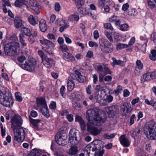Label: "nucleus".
<instances>
[{"mask_svg": "<svg viewBox=\"0 0 156 156\" xmlns=\"http://www.w3.org/2000/svg\"><path fill=\"white\" fill-rule=\"evenodd\" d=\"M36 67L37 62L34 59H30L28 62L26 61L21 66L23 69L30 72L34 71Z\"/></svg>", "mask_w": 156, "mask_h": 156, "instance_id": "nucleus-9", "label": "nucleus"}, {"mask_svg": "<svg viewBox=\"0 0 156 156\" xmlns=\"http://www.w3.org/2000/svg\"><path fill=\"white\" fill-rule=\"evenodd\" d=\"M15 27L17 28H19L22 25V23L21 18L19 17H15L14 20Z\"/></svg>", "mask_w": 156, "mask_h": 156, "instance_id": "nucleus-20", "label": "nucleus"}, {"mask_svg": "<svg viewBox=\"0 0 156 156\" xmlns=\"http://www.w3.org/2000/svg\"><path fill=\"white\" fill-rule=\"evenodd\" d=\"M76 5L77 8L83 5L85 3V0H74Z\"/></svg>", "mask_w": 156, "mask_h": 156, "instance_id": "nucleus-37", "label": "nucleus"}, {"mask_svg": "<svg viewBox=\"0 0 156 156\" xmlns=\"http://www.w3.org/2000/svg\"><path fill=\"white\" fill-rule=\"evenodd\" d=\"M148 41V40L147 39L144 40V44H143L141 48V51L144 52L146 51L147 47V43Z\"/></svg>", "mask_w": 156, "mask_h": 156, "instance_id": "nucleus-54", "label": "nucleus"}, {"mask_svg": "<svg viewBox=\"0 0 156 156\" xmlns=\"http://www.w3.org/2000/svg\"><path fill=\"white\" fill-rule=\"evenodd\" d=\"M41 151L38 150L34 149L28 154L27 156H40Z\"/></svg>", "mask_w": 156, "mask_h": 156, "instance_id": "nucleus-24", "label": "nucleus"}, {"mask_svg": "<svg viewBox=\"0 0 156 156\" xmlns=\"http://www.w3.org/2000/svg\"><path fill=\"white\" fill-rule=\"evenodd\" d=\"M61 9L60 5L58 2H56L55 4V9L56 12H58Z\"/></svg>", "mask_w": 156, "mask_h": 156, "instance_id": "nucleus-62", "label": "nucleus"}, {"mask_svg": "<svg viewBox=\"0 0 156 156\" xmlns=\"http://www.w3.org/2000/svg\"><path fill=\"white\" fill-rule=\"evenodd\" d=\"M64 59L68 62H72L75 60L74 56L72 54L68 52L64 53L63 56Z\"/></svg>", "mask_w": 156, "mask_h": 156, "instance_id": "nucleus-15", "label": "nucleus"}, {"mask_svg": "<svg viewBox=\"0 0 156 156\" xmlns=\"http://www.w3.org/2000/svg\"><path fill=\"white\" fill-rule=\"evenodd\" d=\"M89 45L90 47L92 48L94 46H95L96 47H98V45L97 43L92 41H89Z\"/></svg>", "mask_w": 156, "mask_h": 156, "instance_id": "nucleus-63", "label": "nucleus"}, {"mask_svg": "<svg viewBox=\"0 0 156 156\" xmlns=\"http://www.w3.org/2000/svg\"><path fill=\"white\" fill-rule=\"evenodd\" d=\"M55 23L58 26H61L64 25L66 23L65 20H63L62 18H59L57 19L55 22Z\"/></svg>", "mask_w": 156, "mask_h": 156, "instance_id": "nucleus-31", "label": "nucleus"}, {"mask_svg": "<svg viewBox=\"0 0 156 156\" xmlns=\"http://www.w3.org/2000/svg\"><path fill=\"white\" fill-rule=\"evenodd\" d=\"M116 48L117 49H121L124 48L128 47V45L124 44L119 43L116 45Z\"/></svg>", "mask_w": 156, "mask_h": 156, "instance_id": "nucleus-47", "label": "nucleus"}, {"mask_svg": "<svg viewBox=\"0 0 156 156\" xmlns=\"http://www.w3.org/2000/svg\"><path fill=\"white\" fill-rule=\"evenodd\" d=\"M71 77L74 80H76L81 83H84L86 80L85 76L81 75V73L77 70L75 71V73L70 74Z\"/></svg>", "mask_w": 156, "mask_h": 156, "instance_id": "nucleus-10", "label": "nucleus"}, {"mask_svg": "<svg viewBox=\"0 0 156 156\" xmlns=\"http://www.w3.org/2000/svg\"><path fill=\"white\" fill-rule=\"evenodd\" d=\"M24 0H16L15 2V5L17 7H20L24 3Z\"/></svg>", "mask_w": 156, "mask_h": 156, "instance_id": "nucleus-49", "label": "nucleus"}, {"mask_svg": "<svg viewBox=\"0 0 156 156\" xmlns=\"http://www.w3.org/2000/svg\"><path fill=\"white\" fill-rule=\"evenodd\" d=\"M135 117V114H133L130 117L129 119V124L130 126L132 125L134 122V119Z\"/></svg>", "mask_w": 156, "mask_h": 156, "instance_id": "nucleus-60", "label": "nucleus"}, {"mask_svg": "<svg viewBox=\"0 0 156 156\" xmlns=\"http://www.w3.org/2000/svg\"><path fill=\"white\" fill-rule=\"evenodd\" d=\"M40 42L42 44H45L46 46L48 45H52V43L51 41L46 39H44L43 40H40Z\"/></svg>", "mask_w": 156, "mask_h": 156, "instance_id": "nucleus-44", "label": "nucleus"}, {"mask_svg": "<svg viewBox=\"0 0 156 156\" xmlns=\"http://www.w3.org/2000/svg\"><path fill=\"white\" fill-rule=\"evenodd\" d=\"M48 47L45 50V51L48 53L50 55H52L53 54V47L54 45L52 43V45H48V46H47Z\"/></svg>", "mask_w": 156, "mask_h": 156, "instance_id": "nucleus-29", "label": "nucleus"}, {"mask_svg": "<svg viewBox=\"0 0 156 156\" xmlns=\"http://www.w3.org/2000/svg\"><path fill=\"white\" fill-rule=\"evenodd\" d=\"M144 132L148 139H156V123L151 121L146 123L144 127Z\"/></svg>", "mask_w": 156, "mask_h": 156, "instance_id": "nucleus-4", "label": "nucleus"}, {"mask_svg": "<svg viewBox=\"0 0 156 156\" xmlns=\"http://www.w3.org/2000/svg\"><path fill=\"white\" fill-rule=\"evenodd\" d=\"M67 135L64 130H59L55 136L56 142L60 145L67 144Z\"/></svg>", "mask_w": 156, "mask_h": 156, "instance_id": "nucleus-6", "label": "nucleus"}, {"mask_svg": "<svg viewBox=\"0 0 156 156\" xmlns=\"http://www.w3.org/2000/svg\"><path fill=\"white\" fill-rule=\"evenodd\" d=\"M38 54L41 57L42 62L49 58L48 56L43 52L41 50H39L38 51Z\"/></svg>", "mask_w": 156, "mask_h": 156, "instance_id": "nucleus-32", "label": "nucleus"}, {"mask_svg": "<svg viewBox=\"0 0 156 156\" xmlns=\"http://www.w3.org/2000/svg\"><path fill=\"white\" fill-rule=\"evenodd\" d=\"M147 72L144 74L141 77V83H143L145 81L151 80Z\"/></svg>", "mask_w": 156, "mask_h": 156, "instance_id": "nucleus-26", "label": "nucleus"}, {"mask_svg": "<svg viewBox=\"0 0 156 156\" xmlns=\"http://www.w3.org/2000/svg\"><path fill=\"white\" fill-rule=\"evenodd\" d=\"M5 87H3L0 94V103L3 106L7 107H12L13 103L12 97L7 91Z\"/></svg>", "mask_w": 156, "mask_h": 156, "instance_id": "nucleus-3", "label": "nucleus"}, {"mask_svg": "<svg viewBox=\"0 0 156 156\" xmlns=\"http://www.w3.org/2000/svg\"><path fill=\"white\" fill-rule=\"evenodd\" d=\"M147 2L149 6L153 8L156 6V0H147Z\"/></svg>", "mask_w": 156, "mask_h": 156, "instance_id": "nucleus-36", "label": "nucleus"}, {"mask_svg": "<svg viewBox=\"0 0 156 156\" xmlns=\"http://www.w3.org/2000/svg\"><path fill=\"white\" fill-rule=\"evenodd\" d=\"M128 14L133 16H135L137 15V13L135 11V9H132L128 10Z\"/></svg>", "mask_w": 156, "mask_h": 156, "instance_id": "nucleus-39", "label": "nucleus"}, {"mask_svg": "<svg viewBox=\"0 0 156 156\" xmlns=\"http://www.w3.org/2000/svg\"><path fill=\"white\" fill-rule=\"evenodd\" d=\"M119 140L120 143L123 147H128L129 146V143L126 135H121L119 138Z\"/></svg>", "mask_w": 156, "mask_h": 156, "instance_id": "nucleus-14", "label": "nucleus"}, {"mask_svg": "<svg viewBox=\"0 0 156 156\" xmlns=\"http://www.w3.org/2000/svg\"><path fill=\"white\" fill-rule=\"evenodd\" d=\"M53 59L51 58H49L42 62L44 66L48 68H51V63L53 62Z\"/></svg>", "mask_w": 156, "mask_h": 156, "instance_id": "nucleus-22", "label": "nucleus"}, {"mask_svg": "<svg viewBox=\"0 0 156 156\" xmlns=\"http://www.w3.org/2000/svg\"><path fill=\"white\" fill-rule=\"evenodd\" d=\"M142 69H138L136 67H135V69L134 71L135 74L136 75L138 76L140 74L142 71Z\"/></svg>", "mask_w": 156, "mask_h": 156, "instance_id": "nucleus-64", "label": "nucleus"}, {"mask_svg": "<svg viewBox=\"0 0 156 156\" xmlns=\"http://www.w3.org/2000/svg\"><path fill=\"white\" fill-rule=\"evenodd\" d=\"M69 27V23H66L64 25L62 26L61 27H60L59 31L60 32H62L64 31L65 29Z\"/></svg>", "mask_w": 156, "mask_h": 156, "instance_id": "nucleus-56", "label": "nucleus"}, {"mask_svg": "<svg viewBox=\"0 0 156 156\" xmlns=\"http://www.w3.org/2000/svg\"><path fill=\"white\" fill-rule=\"evenodd\" d=\"M98 150L95 147H92V150L90 154H88V156H96L97 154L96 151Z\"/></svg>", "mask_w": 156, "mask_h": 156, "instance_id": "nucleus-46", "label": "nucleus"}, {"mask_svg": "<svg viewBox=\"0 0 156 156\" xmlns=\"http://www.w3.org/2000/svg\"><path fill=\"white\" fill-rule=\"evenodd\" d=\"M77 130L75 129H71L70 130L69 141L72 145H76L80 140L79 135L77 134Z\"/></svg>", "mask_w": 156, "mask_h": 156, "instance_id": "nucleus-7", "label": "nucleus"}, {"mask_svg": "<svg viewBox=\"0 0 156 156\" xmlns=\"http://www.w3.org/2000/svg\"><path fill=\"white\" fill-rule=\"evenodd\" d=\"M136 67L142 69L143 68V65L141 61L139 60H137L136 63Z\"/></svg>", "mask_w": 156, "mask_h": 156, "instance_id": "nucleus-43", "label": "nucleus"}, {"mask_svg": "<svg viewBox=\"0 0 156 156\" xmlns=\"http://www.w3.org/2000/svg\"><path fill=\"white\" fill-rule=\"evenodd\" d=\"M103 88L104 87H102L101 85H98L96 86L95 89L96 90L99 91H102L104 92V93H105L106 91Z\"/></svg>", "mask_w": 156, "mask_h": 156, "instance_id": "nucleus-61", "label": "nucleus"}, {"mask_svg": "<svg viewBox=\"0 0 156 156\" xmlns=\"http://www.w3.org/2000/svg\"><path fill=\"white\" fill-rule=\"evenodd\" d=\"M30 121L32 126L35 129H37L38 127V123L40 122L41 120L39 119H34L29 118Z\"/></svg>", "mask_w": 156, "mask_h": 156, "instance_id": "nucleus-18", "label": "nucleus"}, {"mask_svg": "<svg viewBox=\"0 0 156 156\" xmlns=\"http://www.w3.org/2000/svg\"><path fill=\"white\" fill-rule=\"evenodd\" d=\"M105 0H98V5L99 7L102 9L105 6Z\"/></svg>", "mask_w": 156, "mask_h": 156, "instance_id": "nucleus-48", "label": "nucleus"}, {"mask_svg": "<svg viewBox=\"0 0 156 156\" xmlns=\"http://www.w3.org/2000/svg\"><path fill=\"white\" fill-rule=\"evenodd\" d=\"M150 59L153 61H155L156 60V51L154 50H153L151 51V53L149 55Z\"/></svg>", "mask_w": 156, "mask_h": 156, "instance_id": "nucleus-35", "label": "nucleus"}, {"mask_svg": "<svg viewBox=\"0 0 156 156\" xmlns=\"http://www.w3.org/2000/svg\"><path fill=\"white\" fill-rule=\"evenodd\" d=\"M73 146L71 147L69 149V153L71 155L76 154L77 152V147L76 145H73Z\"/></svg>", "mask_w": 156, "mask_h": 156, "instance_id": "nucleus-30", "label": "nucleus"}, {"mask_svg": "<svg viewBox=\"0 0 156 156\" xmlns=\"http://www.w3.org/2000/svg\"><path fill=\"white\" fill-rule=\"evenodd\" d=\"M87 131L94 135H96L100 133V131L96 127H94L93 124L90 123L87 124Z\"/></svg>", "mask_w": 156, "mask_h": 156, "instance_id": "nucleus-11", "label": "nucleus"}, {"mask_svg": "<svg viewBox=\"0 0 156 156\" xmlns=\"http://www.w3.org/2000/svg\"><path fill=\"white\" fill-rule=\"evenodd\" d=\"M65 87L64 86H62L60 89V93L61 96L64 98L66 96V94L65 93Z\"/></svg>", "mask_w": 156, "mask_h": 156, "instance_id": "nucleus-51", "label": "nucleus"}, {"mask_svg": "<svg viewBox=\"0 0 156 156\" xmlns=\"http://www.w3.org/2000/svg\"><path fill=\"white\" fill-rule=\"evenodd\" d=\"M11 127L13 129L14 140L18 142L23 141L25 137V134L23 129L20 126L22 124V120L20 116L15 115L12 116L11 120Z\"/></svg>", "mask_w": 156, "mask_h": 156, "instance_id": "nucleus-1", "label": "nucleus"}, {"mask_svg": "<svg viewBox=\"0 0 156 156\" xmlns=\"http://www.w3.org/2000/svg\"><path fill=\"white\" fill-rule=\"evenodd\" d=\"M70 97L73 98L74 100L76 101H79L81 99V96L78 93H73L71 95Z\"/></svg>", "mask_w": 156, "mask_h": 156, "instance_id": "nucleus-34", "label": "nucleus"}, {"mask_svg": "<svg viewBox=\"0 0 156 156\" xmlns=\"http://www.w3.org/2000/svg\"><path fill=\"white\" fill-rule=\"evenodd\" d=\"M113 45L110 43H108L107 45L101 50L103 53L105 54L111 53L113 51Z\"/></svg>", "mask_w": 156, "mask_h": 156, "instance_id": "nucleus-13", "label": "nucleus"}, {"mask_svg": "<svg viewBox=\"0 0 156 156\" xmlns=\"http://www.w3.org/2000/svg\"><path fill=\"white\" fill-rule=\"evenodd\" d=\"M28 21L30 24L34 26L37 24L38 20L37 17H34L32 15H30L28 18Z\"/></svg>", "mask_w": 156, "mask_h": 156, "instance_id": "nucleus-19", "label": "nucleus"}, {"mask_svg": "<svg viewBox=\"0 0 156 156\" xmlns=\"http://www.w3.org/2000/svg\"><path fill=\"white\" fill-rule=\"evenodd\" d=\"M113 62L112 65L115 66V65H119L121 66H125L124 62L121 60H117L115 58L113 57L112 58Z\"/></svg>", "mask_w": 156, "mask_h": 156, "instance_id": "nucleus-23", "label": "nucleus"}, {"mask_svg": "<svg viewBox=\"0 0 156 156\" xmlns=\"http://www.w3.org/2000/svg\"><path fill=\"white\" fill-rule=\"evenodd\" d=\"M4 48L5 51L7 53L10 51L16 52L19 50V44L16 41L10 42L5 44Z\"/></svg>", "mask_w": 156, "mask_h": 156, "instance_id": "nucleus-8", "label": "nucleus"}, {"mask_svg": "<svg viewBox=\"0 0 156 156\" xmlns=\"http://www.w3.org/2000/svg\"><path fill=\"white\" fill-rule=\"evenodd\" d=\"M68 89L69 91H71L74 88L75 86L73 80H69L67 83Z\"/></svg>", "mask_w": 156, "mask_h": 156, "instance_id": "nucleus-28", "label": "nucleus"}, {"mask_svg": "<svg viewBox=\"0 0 156 156\" xmlns=\"http://www.w3.org/2000/svg\"><path fill=\"white\" fill-rule=\"evenodd\" d=\"M122 108L123 109V115L126 117H128L132 109L131 107L128 105H124L123 107H122Z\"/></svg>", "mask_w": 156, "mask_h": 156, "instance_id": "nucleus-16", "label": "nucleus"}, {"mask_svg": "<svg viewBox=\"0 0 156 156\" xmlns=\"http://www.w3.org/2000/svg\"><path fill=\"white\" fill-rule=\"evenodd\" d=\"M128 26L126 24L121 25L120 26V30L122 31H126L128 30Z\"/></svg>", "mask_w": 156, "mask_h": 156, "instance_id": "nucleus-50", "label": "nucleus"}, {"mask_svg": "<svg viewBox=\"0 0 156 156\" xmlns=\"http://www.w3.org/2000/svg\"><path fill=\"white\" fill-rule=\"evenodd\" d=\"M115 136L114 134H111L110 135H108L107 134H105L103 135V136L104 138L108 139H110L113 138L115 137Z\"/></svg>", "mask_w": 156, "mask_h": 156, "instance_id": "nucleus-57", "label": "nucleus"}, {"mask_svg": "<svg viewBox=\"0 0 156 156\" xmlns=\"http://www.w3.org/2000/svg\"><path fill=\"white\" fill-rule=\"evenodd\" d=\"M104 27L105 28L110 30L112 31L113 30H114V29L112 26L111 24L109 23H105L104 24Z\"/></svg>", "mask_w": 156, "mask_h": 156, "instance_id": "nucleus-53", "label": "nucleus"}, {"mask_svg": "<svg viewBox=\"0 0 156 156\" xmlns=\"http://www.w3.org/2000/svg\"><path fill=\"white\" fill-rule=\"evenodd\" d=\"M99 47L101 50L106 45L105 44V41L103 39L99 40Z\"/></svg>", "mask_w": 156, "mask_h": 156, "instance_id": "nucleus-58", "label": "nucleus"}, {"mask_svg": "<svg viewBox=\"0 0 156 156\" xmlns=\"http://www.w3.org/2000/svg\"><path fill=\"white\" fill-rule=\"evenodd\" d=\"M147 72L144 74L141 77V83H143L145 81L151 80Z\"/></svg>", "mask_w": 156, "mask_h": 156, "instance_id": "nucleus-27", "label": "nucleus"}, {"mask_svg": "<svg viewBox=\"0 0 156 156\" xmlns=\"http://www.w3.org/2000/svg\"><path fill=\"white\" fill-rule=\"evenodd\" d=\"M83 14L87 15L89 16L92 17L93 18H95L96 16L93 14L91 12H90L86 9L85 8H83Z\"/></svg>", "mask_w": 156, "mask_h": 156, "instance_id": "nucleus-38", "label": "nucleus"}, {"mask_svg": "<svg viewBox=\"0 0 156 156\" xmlns=\"http://www.w3.org/2000/svg\"><path fill=\"white\" fill-rule=\"evenodd\" d=\"M79 124L80 125L81 129L83 131L85 130L86 129V125L84 120L81 122Z\"/></svg>", "mask_w": 156, "mask_h": 156, "instance_id": "nucleus-59", "label": "nucleus"}, {"mask_svg": "<svg viewBox=\"0 0 156 156\" xmlns=\"http://www.w3.org/2000/svg\"><path fill=\"white\" fill-rule=\"evenodd\" d=\"M59 49L63 53L68 52L69 51V49L67 46L65 44L61 45L59 47Z\"/></svg>", "mask_w": 156, "mask_h": 156, "instance_id": "nucleus-40", "label": "nucleus"}, {"mask_svg": "<svg viewBox=\"0 0 156 156\" xmlns=\"http://www.w3.org/2000/svg\"><path fill=\"white\" fill-rule=\"evenodd\" d=\"M122 87L120 85H118L116 90H114L113 93L116 95H118L122 91Z\"/></svg>", "mask_w": 156, "mask_h": 156, "instance_id": "nucleus-41", "label": "nucleus"}, {"mask_svg": "<svg viewBox=\"0 0 156 156\" xmlns=\"http://www.w3.org/2000/svg\"><path fill=\"white\" fill-rule=\"evenodd\" d=\"M39 27L40 30L42 32H45L47 29L46 21L44 19H41L39 22Z\"/></svg>", "mask_w": 156, "mask_h": 156, "instance_id": "nucleus-17", "label": "nucleus"}, {"mask_svg": "<svg viewBox=\"0 0 156 156\" xmlns=\"http://www.w3.org/2000/svg\"><path fill=\"white\" fill-rule=\"evenodd\" d=\"M63 37H64L66 42L68 44L71 43L72 41L71 39L69 37L67 34H64Z\"/></svg>", "mask_w": 156, "mask_h": 156, "instance_id": "nucleus-55", "label": "nucleus"}, {"mask_svg": "<svg viewBox=\"0 0 156 156\" xmlns=\"http://www.w3.org/2000/svg\"><path fill=\"white\" fill-rule=\"evenodd\" d=\"M19 37L20 41L22 45L23 46H26L27 45V44L25 42V41L23 39L25 37L24 35L23 34H20Z\"/></svg>", "mask_w": 156, "mask_h": 156, "instance_id": "nucleus-42", "label": "nucleus"}, {"mask_svg": "<svg viewBox=\"0 0 156 156\" xmlns=\"http://www.w3.org/2000/svg\"><path fill=\"white\" fill-rule=\"evenodd\" d=\"M37 105L42 115L46 118H48L50 116V114L45 99L41 98L37 99Z\"/></svg>", "mask_w": 156, "mask_h": 156, "instance_id": "nucleus-5", "label": "nucleus"}, {"mask_svg": "<svg viewBox=\"0 0 156 156\" xmlns=\"http://www.w3.org/2000/svg\"><path fill=\"white\" fill-rule=\"evenodd\" d=\"M16 99V101L19 102H21L23 100V98L20 95L18 92H16L15 94Z\"/></svg>", "mask_w": 156, "mask_h": 156, "instance_id": "nucleus-52", "label": "nucleus"}, {"mask_svg": "<svg viewBox=\"0 0 156 156\" xmlns=\"http://www.w3.org/2000/svg\"><path fill=\"white\" fill-rule=\"evenodd\" d=\"M93 145V144H88L85 147L84 152L86 154H90L91 151V149L92 148V146Z\"/></svg>", "mask_w": 156, "mask_h": 156, "instance_id": "nucleus-33", "label": "nucleus"}, {"mask_svg": "<svg viewBox=\"0 0 156 156\" xmlns=\"http://www.w3.org/2000/svg\"><path fill=\"white\" fill-rule=\"evenodd\" d=\"M21 31L22 33L21 34H23L24 35H25L28 36L32 35V34L30 30L28 28L25 27L22 28L21 29Z\"/></svg>", "mask_w": 156, "mask_h": 156, "instance_id": "nucleus-25", "label": "nucleus"}, {"mask_svg": "<svg viewBox=\"0 0 156 156\" xmlns=\"http://www.w3.org/2000/svg\"><path fill=\"white\" fill-rule=\"evenodd\" d=\"M151 80L156 78V71H154L147 72Z\"/></svg>", "mask_w": 156, "mask_h": 156, "instance_id": "nucleus-45", "label": "nucleus"}, {"mask_svg": "<svg viewBox=\"0 0 156 156\" xmlns=\"http://www.w3.org/2000/svg\"><path fill=\"white\" fill-rule=\"evenodd\" d=\"M79 19L78 13L77 12H75L73 14L70 15L69 17L68 20L69 21H77Z\"/></svg>", "mask_w": 156, "mask_h": 156, "instance_id": "nucleus-21", "label": "nucleus"}, {"mask_svg": "<svg viewBox=\"0 0 156 156\" xmlns=\"http://www.w3.org/2000/svg\"><path fill=\"white\" fill-rule=\"evenodd\" d=\"M119 111L117 107L115 106H112L108 107L106 108V111L108 114L111 117L115 115V114Z\"/></svg>", "mask_w": 156, "mask_h": 156, "instance_id": "nucleus-12", "label": "nucleus"}, {"mask_svg": "<svg viewBox=\"0 0 156 156\" xmlns=\"http://www.w3.org/2000/svg\"><path fill=\"white\" fill-rule=\"evenodd\" d=\"M86 117L89 121L93 120V124L97 126H100L105 120L99 115V110L96 108L90 109L87 111Z\"/></svg>", "mask_w": 156, "mask_h": 156, "instance_id": "nucleus-2", "label": "nucleus"}]
</instances>
